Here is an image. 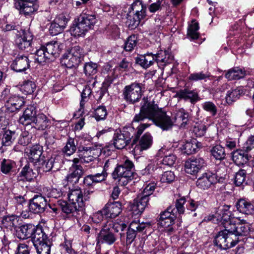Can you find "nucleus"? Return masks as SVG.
I'll list each match as a JSON object with an SVG mask.
<instances>
[{"instance_id":"34","label":"nucleus","mask_w":254,"mask_h":254,"mask_svg":"<svg viewBox=\"0 0 254 254\" xmlns=\"http://www.w3.org/2000/svg\"><path fill=\"white\" fill-rule=\"evenodd\" d=\"M136 63L143 68H147L155 62V57L152 53H147L144 55H140L135 59Z\"/></svg>"},{"instance_id":"18","label":"nucleus","mask_w":254,"mask_h":254,"mask_svg":"<svg viewBox=\"0 0 254 254\" xmlns=\"http://www.w3.org/2000/svg\"><path fill=\"white\" fill-rule=\"evenodd\" d=\"M38 227L35 228V226L31 224H24L17 227L15 229L16 236L20 239H26L31 237L33 241L34 234Z\"/></svg>"},{"instance_id":"57","label":"nucleus","mask_w":254,"mask_h":254,"mask_svg":"<svg viewBox=\"0 0 254 254\" xmlns=\"http://www.w3.org/2000/svg\"><path fill=\"white\" fill-rule=\"evenodd\" d=\"M3 243L5 249H7L8 254H16L20 245L14 241L6 243L5 239Z\"/></svg>"},{"instance_id":"39","label":"nucleus","mask_w":254,"mask_h":254,"mask_svg":"<svg viewBox=\"0 0 254 254\" xmlns=\"http://www.w3.org/2000/svg\"><path fill=\"white\" fill-rule=\"evenodd\" d=\"M198 23L195 20H192L189 24L187 35L191 40L197 39L199 37Z\"/></svg>"},{"instance_id":"9","label":"nucleus","mask_w":254,"mask_h":254,"mask_svg":"<svg viewBox=\"0 0 254 254\" xmlns=\"http://www.w3.org/2000/svg\"><path fill=\"white\" fill-rule=\"evenodd\" d=\"M132 136L129 130L124 129L117 131L114 134L112 144L117 149H123L129 143Z\"/></svg>"},{"instance_id":"38","label":"nucleus","mask_w":254,"mask_h":254,"mask_svg":"<svg viewBox=\"0 0 254 254\" xmlns=\"http://www.w3.org/2000/svg\"><path fill=\"white\" fill-rule=\"evenodd\" d=\"M152 144V137L149 133H145L140 138L139 144L136 145L134 149L142 151L146 150L150 147Z\"/></svg>"},{"instance_id":"13","label":"nucleus","mask_w":254,"mask_h":254,"mask_svg":"<svg viewBox=\"0 0 254 254\" xmlns=\"http://www.w3.org/2000/svg\"><path fill=\"white\" fill-rule=\"evenodd\" d=\"M14 5L20 14L25 15H30L37 10V6L31 0H17Z\"/></svg>"},{"instance_id":"3","label":"nucleus","mask_w":254,"mask_h":254,"mask_svg":"<svg viewBox=\"0 0 254 254\" xmlns=\"http://www.w3.org/2000/svg\"><path fill=\"white\" fill-rule=\"evenodd\" d=\"M96 21L94 14L83 11L75 19L70 31L75 36L84 35L90 29H93Z\"/></svg>"},{"instance_id":"30","label":"nucleus","mask_w":254,"mask_h":254,"mask_svg":"<svg viewBox=\"0 0 254 254\" xmlns=\"http://www.w3.org/2000/svg\"><path fill=\"white\" fill-rule=\"evenodd\" d=\"M42 153L43 147L41 145L39 144L33 145L30 148L28 153L29 160L34 164L40 163L44 157V156L41 157Z\"/></svg>"},{"instance_id":"20","label":"nucleus","mask_w":254,"mask_h":254,"mask_svg":"<svg viewBox=\"0 0 254 254\" xmlns=\"http://www.w3.org/2000/svg\"><path fill=\"white\" fill-rule=\"evenodd\" d=\"M30 67V60L25 55H18L13 61L11 67L16 72H20L25 71Z\"/></svg>"},{"instance_id":"7","label":"nucleus","mask_w":254,"mask_h":254,"mask_svg":"<svg viewBox=\"0 0 254 254\" xmlns=\"http://www.w3.org/2000/svg\"><path fill=\"white\" fill-rule=\"evenodd\" d=\"M143 92L142 84L134 82L124 87L123 90V96L127 102L134 104L139 101Z\"/></svg>"},{"instance_id":"5","label":"nucleus","mask_w":254,"mask_h":254,"mask_svg":"<svg viewBox=\"0 0 254 254\" xmlns=\"http://www.w3.org/2000/svg\"><path fill=\"white\" fill-rule=\"evenodd\" d=\"M133 164L129 160L115 168L112 174L114 180H118L119 184L126 186L130 181L132 180L136 174L133 172Z\"/></svg>"},{"instance_id":"56","label":"nucleus","mask_w":254,"mask_h":254,"mask_svg":"<svg viewBox=\"0 0 254 254\" xmlns=\"http://www.w3.org/2000/svg\"><path fill=\"white\" fill-rule=\"evenodd\" d=\"M202 109L209 112L212 116H214L217 113V108L212 102L206 101L201 104Z\"/></svg>"},{"instance_id":"8","label":"nucleus","mask_w":254,"mask_h":254,"mask_svg":"<svg viewBox=\"0 0 254 254\" xmlns=\"http://www.w3.org/2000/svg\"><path fill=\"white\" fill-rule=\"evenodd\" d=\"M48 202L46 198L41 195H35L29 199L28 202L29 209L34 214L43 213L47 208Z\"/></svg>"},{"instance_id":"28","label":"nucleus","mask_w":254,"mask_h":254,"mask_svg":"<svg viewBox=\"0 0 254 254\" xmlns=\"http://www.w3.org/2000/svg\"><path fill=\"white\" fill-rule=\"evenodd\" d=\"M251 156L248 152L243 149H237L232 153L233 161L239 166L246 164L249 160Z\"/></svg>"},{"instance_id":"49","label":"nucleus","mask_w":254,"mask_h":254,"mask_svg":"<svg viewBox=\"0 0 254 254\" xmlns=\"http://www.w3.org/2000/svg\"><path fill=\"white\" fill-rule=\"evenodd\" d=\"M189 113L182 109L177 111L176 113V121L178 123L182 122L180 125L181 127H184L188 122Z\"/></svg>"},{"instance_id":"21","label":"nucleus","mask_w":254,"mask_h":254,"mask_svg":"<svg viewBox=\"0 0 254 254\" xmlns=\"http://www.w3.org/2000/svg\"><path fill=\"white\" fill-rule=\"evenodd\" d=\"M58 205L64 213L74 217H78L80 209L81 208L72 202H67L62 200L58 201Z\"/></svg>"},{"instance_id":"35","label":"nucleus","mask_w":254,"mask_h":254,"mask_svg":"<svg viewBox=\"0 0 254 254\" xmlns=\"http://www.w3.org/2000/svg\"><path fill=\"white\" fill-rule=\"evenodd\" d=\"M246 75L244 68L235 67L229 70L225 74V77L229 80H238L244 78Z\"/></svg>"},{"instance_id":"23","label":"nucleus","mask_w":254,"mask_h":254,"mask_svg":"<svg viewBox=\"0 0 254 254\" xmlns=\"http://www.w3.org/2000/svg\"><path fill=\"white\" fill-rule=\"evenodd\" d=\"M195 140H182L178 143L177 147L184 154H192L196 152L199 146Z\"/></svg>"},{"instance_id":"12","label":"nucleus","mask_w":254,"mask_h":254,"mask_svg":"<svg viewBox=\"0 0 254 254\" xmlns=\"http://www.w3.org/2000/svg\"><path fill=\"white\" fill-rule=\"evenodd\" d=\"M204 165V161L202 158L192 157L185 162V170L188 174L195 175Z\"/></svg>"},{"instance_id":"44","label":"nucleus","mask_w":254,"mask_h":254,"mask_svg":"<svg viewBox=\"0 0 254 254\" xmlns=\"http://www.w3.org/2000/svg\"><path fill=\"white\" fill-rule=\"evenodd\" d=\"M225 228V231H226L225 239L226 242L228 244L229 249L235 246L236 244L241 241L240 238L238 237L234 232L228 231L226 227Z\"/></svg>"},{"instance_id":"33","label":"nucleus","mask_w":254,"mask_h":254,"mask_svg":"<svg viewBox=\"0 0 254 254\" xmlns=\"http://www.w3.org/2000/svg\"><path fill=\"white\" fill-rule=\"evenodd\" d=\"M36 172H34L29 164L26 165L22 169L18 176L19 181H31L36 177Z\"/></svg>"},{"instance_id":"50","label":"nucleus","mask_w":254,"mask_h":254,"mask_svg":"<svg viewBox=\"0 0 254 254\" xmlns=\"http://www.w3.org/2000/svg\"><path fill=\"white\" fill-rule=\"evenodd\" d=\"M240 94V90L237 88L232 89L229 90L225 97L226 102L228 104H232L239 98Z\"/></svg>"},{"instance_id":"55","label":"nucleus","mask_w":254,"mask_h":254,"mask_svg":"<svg viewBox=\"0 0 254 254\" xmlns=\"http://www.w3.org/2000/svg\"><path fill=\"white\" fill-rule=\"evenodd\" d=\"M137 43V36L135 35H132L126 41L124 45V49L127 51H131L136 46Z\"/></svg>"},{"instance_id":"1","label":"nucleus","mask_w":254,"mask_h":254,"mask_svg":"<svg viewBox=\"0 0 254 254\" xmlns=\"http://www.w3.org/2000/svg\"><path fill=\"white\" fill-rule=\"evenodd\" d=\"M229 209L228 205L219 207L208 216V220L222 224L228 231L234 232L239 238L247 236L250 231L249 224L239 217H232Z\"/></svg>"},{"instance_id":"58","label":"nucleus","mask_w":254,"mask_h":254,"mask_svg":"<svg viewBox=\"0 0 254 254\" xmlns=\"http://www.w3.org/2000/svg\"><path fill=\"white\" fill-rule=\"evenodd\" d=\"M107 115V112L105 106H100L94 111V117L97 121L105 120Z\"/></svg>"},{"instance_id":"19","label":"nucleus","mask_w":254,"mask_h":254,"mask_svg":"<svg viewBox=\"0 0 254 254\" xmlns=\"http://www.w3.org/2000/svg\"><path fill=\"white\" fill-rule=\"evenodd\" d=\"M33 35L29 30L24 31L21 36L16 38L15 43L17 47L21 50L28 51L30 50Z\"/></svg>"},{"instance_id":"37","label":"nucleus","mask_w":254,"mask_h":254,"mask_svg":"<svg viewBox=\"0 0 254 254\" xmlns=\"http://www.w3.org/2000/svg\"><path fill=\"white\" fill-rule=\"evenodd\" d=\"M237 208L240 212L249 214L254 210V206L250 201L245 199H240L237 203Z\"/></svg>"},{"instance_id":"52","label":"nucleus","mask_w":254,"mask_h":254,"mask_svg":"<svg viewBox=\"0 0 254 254\" xmlns=\"http://www.w3.org/2000/svg\"><path fill=\"white\" fill-rule=\"evenodd\" d=\"M246 171L245 170H240L235 175L234 184L237 186H241L243 184H246Z\"/></svg>"},{"instance_id":"25","label":"nucleus","mask_w":254,"mask_h":254,"mask_svg":"<svg viewBox=\"0 0 254 254\" xmlns=\"http://www.w3.org/2000/svg\"><path fill=\"white\" fill-rule=\"evenodd\" d=\"M44 47L49 59H52L59 56L64 45L58 41H52L47 43Z\"/></svg>"},{"instance_id":"31","label":"nucleus","mask_w":254,"mask_h":254,"mask_svg":"<svg viewBox=\"0 0 254 254\" xmlns=\"http://www.w3.org/2000/svg\"><path fill=\"white\" fill-rule=\"evenodd\" d=\"M82 60L78 57H74L67 53H65L61 60L62 66L68 68L76 67L78 66Z\"/></svg>"},{"instance_id":"4","label":"nucleus","mask_w":254,"mask_h":254,"mask_svg":"<svg viewBox=\"0 0 254 254\" xmlns=\"http://www.w3.org/2000/svg\"><path fill=\"white\" fill-rule=\"evenodd\" d=\"M24 99L18 95H10L8 97L5 107L0 109V133L8 124L6 113H13L19 111L24 105Z\"/></svg>"},{"instance_id":"41","label":"nucleus","mask_w":254,"mask_h":254,"mask_svg":"<svg viewBox=\"0 0 254 254\" xmlns=\"http://www.w3.org/2000/svg\"><path fill=\"white\" fill-rule=\"evenodd\" d=\"M5 129L6 127L2 129V131L0 133V134H3L2 143L4 146H9L15 138V132L9 129L5 130Z\"/></svg>"},{"instance_id":"61","label":"nucleus","mask_w":254,"mask_h":254,"mask_svg":"<svg viewBox=\"0 0 254 254\" xmlns=\"http://www.w3.org/2000/svg\"><path fill=\"white\" fill-rule=\"evenodd\" d=\"M66 53L74 57H78L81 60L83 58L82 49L78 45H75L72 47Z\"/></svg>"},{"instance_id":"15","label":"nucleus","mask_w":254,"mask_h":254,"mask_svg":"<svg viewBox=\"0 0 254 254\" xmlns=\"http://www.w3.org/2000/svg\"><path fill=\"white\" fill-rule=\"evenodd\" d=\"M218 174H214L210 172L203 173L196 181L197 186L203 190L209 188L212 184L219 181L217 178Z\"/></svg>"},{"instance_id":"36","label":"nucleus","mask_w":254,"mask_h":254,"mask_svg":"<svg viewBox=\"0 0 254 254\" xmlns=\"http://www.w3.org/2000/svg\"><path fill=\"white\" fill-rule=\"evenodd\" d=\"M153 55L155 57V62L159 66H164L166 64L171 63L173 60V57L171 58L166 51H160Z\"/></svg>"},{"instance_id":"17","label":"nucleus","mask_w":254,"mask_h":254,"mask_svg":"<svg viewBox=\"0 0 254 254\" xmlns=\"http://www.w3.org/2000/svg\"><path fill=\"white\" fill-rule=\"evenodd\" d=\"M117 238L113 232L108 228H102L96 237L97 244H107L111 245L116 241Z\"/></svg>"},{"instance_id":"45","label":"nucleus","mask_w":254,"mask_h":254,"mask_svg":"<svg viewBox=\"0 0 254 254\" xmlns=\"http://www.w3.org/2000/svg\"><path fill=\"white\" fill-rule=\"evenodd\" d=\"M29 128L25 127V130L21 133L19 139L18 143L23 146H26L31 142V140L33 137L32 132L28 130Z\"/></svg>"},{"instance_id":"48","label":"nucleus","mask_w":254,"mask_h":254,"mask_svg":"<svg viewBox=\"0 0 254 254\" xmlns=\"http://www.w3.org/2000/svg\"><path fill=\"white\" fill-rule=\"evenodd\" d=\"M189 113L182 109L177 111L176 113V121L178 123L182 122L180 125L181 127H184L188 122Z\"/></svg>"},{"instance_id":"47","label":"nucleus","mask_w":254,"mask_h":254,"mask_svg":"<svg viewBox=\"0 0 254 254\" xmlns=\"http://www.w3.org/2000/svg\"><path fill=\"white\" fill-rule=\"evenodd\" d=\"M44 46L41 47L37 50L34 56L35 61L39 64L46 62L47 60H50L48 56L47 55L46 50Z\"/></svg>"},{"instance_id":"46","label":"nucleus","mask_w":254,"mask_h":254,"mask_svg":"<svg viewBox=\"0 0 254 254\" xmlns=\"http://www.w3.org/2000/svg\"><path fill=\"white\" fill-rule=\"evenodd\" d=\"M144 18V17H141V16L140 15L134 14L132 16L127 14L126 24L127 25L129 29H134L138 26L140 20Z\"/></svg>"},{"instance_id":"26","label":"nucleus","mask_w":254,"mask_h":254,"mask_svg":"<svg viewBox=\"0 0 254 254\" xmlns=\"http://www.w3.org/2000/svg\"><path fill=\"white\" fill-rule=\"evenodd\" d=\"M84 174L83 168L81 166H74L70 168V173L66 177V180L68 183L72 184H76Z\"/></svg>"},{"instance_id":"10","label":"nucleus","mask_w":254,"mask_h":254,"mask_svg":"<svg viewBox=\"0 0 254 254\" xmlns=\"http://www.w3.org/2000/svg\"><path fill=\"white\" fill-rule=\"evenodd\" d=\"M174 208L172 206L167 208L161 214L158 219V224L161 226L168 228V231H173L172 226L175 224V214L173 213Z\"/></svg>"},{"instance_id":"59","label":"nucleus","mask_w":254,"mask_h":254,"mask_svg":"<svg viewBox=\"0 0 254 254\" xmlns=\"http://www.w3.org/2000/svg\"><path fill=\"white\" fill-rule=\"evenodd\" d=\"M36 88V85L32 81H26L21 86V90L25 94H30L33 93Z\"/></svg>"},{"instance_id":"60","label":"nucleus","mask_w":254,"mask_h":254,"mask_svg":"<svg viewBox=\"0 0 254 254\" xmlns=\"http://www.w3.org/2000/svg\"><path fill=\"white\" fill-rule=\"evenodd\" d=\"M14 166V162L4 159L1 163V171L4 174H8Z\"/></svg>"},{"instance_id":"64","label":"nucleus","mask_w":254,"mask_h":254,"mask_svg":"<svg viewBox=\"0 0 254 254\" xmlns=\"http://www.w3.org/2000/svg\"><path fill=\"white\" fill-rule=\"evenodd\" d=\"M107 176V173L105 170H103L100 173H97L92 175L93 180L94 184L101 182L106 180Z\"/></svg>"},{"instance_id":"51","label":"nucleus","mask_w":254,"mask_h":254,"mask_svg":"<svg viewBox=\"0 0 254 254\" xmlns=\"http://www.w3.org/2000/svg\"><path fill=\"white\" fill-rule=\"evenodd\" d=\"M212 155L217 160H221L225 157L224 148L220 145L214 146L211 150Z\"/></svg>"},{"instance_id":"62","label":"nucleus","mask_w":254,"mask_h":254,"mask_svg":"<svg viewBox=\"0 0 254 254\" xmlns=\"http://www.w3.org/2000/svg\"><path fill=\"white\" fill-rule=\"evenodd\" d=\"M186 203V198L185 197H182L179 199H177L176 201V208L177 210V211L179 215H181L184 214L185 207L184 206V204Z\"/></svg>"},{"instance_id":"54","label":"nucleus","mask_w":254,"mask_h":254,"mask_svg":"<svg viewBox=\"0 0 254 254\" xmlns=\"http://www.w3.org/2000/svg\"><path fill=\"white\" fill-rule=\"evenodd\" d=\"M97 67L98 65L96 63L91 62L86 63L84 66V73L87 76L94 75L97 72Z\"/></svg>"},{"instance_id":"27","label":"nucleus","mask_w":254,"mask_h":254,"mask_svg":"<svg viewBox=\"0 0 254 254\" xmlns=\"http://www.w3.org/2000/svg\"><path fill=\"white\" fill-rule=\"evenodd\" d=\"M67 195L69 202L76 204L78 207L82 208L84 206L83 194L80 189L70 190Z\"/></svg>"},{"instance_id":"14","label":"nucleus","mask_w":254,"mask_h":254,"mask_svg":"<svg viewBox=\"0 0 254 254\" xmlns=\"http://www.w3.org/2000/svg\"><path fill=\"white\" fill-rule=\"evenodd\" d=\"M37 110L33 106H28L23 112V115L19 119V123L26 128H29L37 116Z\"/></svg>"},{"instance_id":"2","label":"nucleus","mask_w":254,"mask_h":254,"mask_svg":"<svg viewBox=\"0 0 254 254\" xmlns=\"http://www.w3.org/2000/svg\"><path fill=\"white\" fill-rule=\"evenodd\" d=\"M145 119L152 120L156 125L164 130L172 127V122L165 112L159 109L154 101H150L147 97H143L140 103V112L136 114L132 123H138Z\"/></svg>"},{"instance_id":"32","label":"nucleus","mask_w":254,"mask_h":254,"mask_svg":"<svg viewBox=\"0 0 254 254\" xmlns=\"http://www.w3.org/2000/svg\"><path fill=\"white\" fill-rule=\"evenodd\" d=\"M176 97L185 100H190L191 103H195L200 100L197 92L194 91H189L187 89L177 91Z\"/></svg>"},{"instance_id":"11","label":"nucleus","mask_w":254,"mask_h":254,"mask_svg":"<svg viewBox=\"0 0 254 254\" xmlns=\"http://www.w3.org/2000/svg\"><path fill=\"white\" fill-rule=\"evenodd\" d=\"M122 211V205L120 201L111 202L110 200L102 208L106 218H114Z\"/></svg>"},{"instance_id":"63","label":"nucleus","mask_w":254,"mask_h":254,"mask_svg":"<svg viewBox=\"0 0 254 254\" xmlns=\"http://www.w3.org/2000/svg\"><path fill=\"white\" fill-rule=\"evenodd\" d=\"M64 30L57 24V22H53L51 23L49 28V32L51 35L54 36L62 32Z\"/></svg>"},{"instance_id":"16","label":"nucleus","mask_w":254,"mask_h":254,"mask_svg":"<svg viewBox=\"0 0 254 254\" xmlns=\"http://www.w3.org/2000/svg\"><path fill=\"white\" fill-rule=\"evenodd\" d=\"M61 156L57 154H53L46 160H41L39 164H41L44 172H56L60 168Z\"/></svg>"},{"instance_id":"43","label":"nucleus","mask_w":254,"mask_h":254,"mask_svg":"<svg viewBox=\"0 0 254 254\" xmlns=\"http://www.w3.org/2000/svg\"><path fill=\"white\" fill-rule=\"evenodd\" d=\"M133 10L135 11L134 14L141 16V17H145L146 16V7L143 4L142 1L136 0L131 6Z\"/></svg>"},{"instance_id":"22","label":"nucleus","mask_w":254,"mask_h":254,"mask_svg":"<svg viewBox=\"0 0 254 254\" xmlns=\"http://www.w3.org/2000/svg\"><path fill=\"white\" fill-rule=\"evenodd\" d=\"M144 195L139 193L133 200L132 209L136 215L142 213L148 204L149 198L146 197V194Z\"/></svg>"},{"instance_id":"24","label":"nucleus","mask_w":254,"mask_h":254,"mask_svg":"<svg viewBox=\"0 0 254 254\" xmlns=\"http://www.w3.org/2000/svg\"><path fill=\"white\" fill-rule=\"evenodd\" d=\"M95 149L94 148L86 146H79L78 148V156L81 163H89L96 158L93 155Z\"/></svg>"},{"instance_id":"40","label":"nucleus","mask_w":254,"mask_h":254,"mask_svg":"<svg viewBox=\"0 0 254 254\" xmlns=\"http://www.w3.org/2000/svg\"><path fill=\"white\" fill-rule=\"evenodd\" d=\"M77 144V141L74 138L69 137L62 149V152L67 156H70L76 151Z\"/></svg>"},{"instance_id":"42","label":"nucleus","mask_w":254,"mask_h":254,"mask_svg":"<svg viewBox=\"0 0 254 254\" xmlns=\"http://www.w3.org/2000/svg\"><path fill=\"white\" fill-rule=\"evenodd\" d=\"M226 231L225 230L219 232L216 236L214 240V243L216 246L221 249L226 250L229 249L228 244L227 243L226 239H225Z\"/></svg>"},{"instance_id":"53","label":"nucleus","mask_w":254,"mask_h":254,"mask_svg":"<svg viewBox=\"0 0 254 254\" xmlns=\"http://www.w3.org/2000/svg\"><path fill=\"white\" fill-rule=\"evenodd\" d=\"M206 126L202 123H196L193 126L192 132L196 137L203 136L206 133Z\"/></svg>"},{"instance_id":"6","label":"nucleus","mask_w":254,"mask_h":254,"mask_svg":"<svg viewBox=\"0 0 254 254\" xmlns=\"http://www.w3.org/2000/svg\"><path fill=\"white\" fill-rule=\"evenodd\" d=\"M32 243L38 254H50L52 242L42 227L37 229Z\"/></svg>"},{"instance_id":"29","label":"nucleus","mask_w":254,"mask_h":254,"mask_svg":"<svg viewBox=\"0 0 254 254\" xmlns=\"http://www.w3.org/2000/svg\"><path fill=\"white\" fill-rule=\"evenodd\" d=\"M51 124V121L44 114H39L31 125V129L34 130L35 129L38 130H44L47 128Z\"/></svg>"}]
</instances>
